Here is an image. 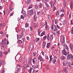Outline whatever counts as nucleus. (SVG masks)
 <instances>
[{
  "label": "nucleus",
  "instance_id": "obj_12",
  "mask_svg": "<svg viewBox=\"0 0 73 73\" xmlns=\"http://www.w3.org/2000/svg\"><path fill=\"white\" fill-rule=\"evenodd\" d=\"M65 64L67 66H69L70 65V63L69 62L66 61V62Z\"/></svg>",
  "mask_w": 73,
  "mask_h": 73
},
{
  "label": "nucleus",
  "instance_id": "obj_64",
  "mask_svg": "<svg viewBox=\"0 0 73 73\" xmlns=\"http://www.w3.org/2000/svg\"><path fill=\"white\" fill-rule=\"evenodd\" d=\"M45 59H46L47 60V59H48V56H45Z\"/></svg>",
  "mask_w": 73,
  "mask_h": 73
},
{
  "label": "nucleus",
  "instance_id": "obj_60",
  "mask_svg": "<svg viewBox=\"0 0 73 73\" xmlns=\"http://www.w3.org/2000/svg\"><path fill=\"white\" fill-rule=\"evenodd\" d=\"M41 53H42V55H43V56H44V52H42Z\"/></svg>",
  "mask_w": 73,
  "mask_h": 73
},
{
  "label": "nucleus",
  "instance_id": "obj_57",
  "mask_svg": "<svg viewBox=\"0 0 73 73\" xmlns=\"http://www.w3.org/2000/svg\"><path fill=\"white\" fill-rule=\"evenodd\" d=\"M47 45H48V46H50V43H48L47 44Z\"/></svg>",
  "mask_w": 73,
  "mask_h": 73
},
{
  "label": "nucleus",
  "instance_id": "obj_15",
  "mask_svg": "<svg viewBox=\"0 0 73 73\" xmlns=\"http://www.w3.org/2000/svg\"><path fill=\"white\" fill-rule=\"evenodd\" d=\"M45 35V32L44 31H43L42 33L40 35V36H44V35Z\"/></svg>",
  "mask_w": 73,
  "mask_h": 73
},
{
  "label": "nucleus",
  "instance_id": "obj_23",
  "mask_svg": "<svg viewBox=\"0 0 73 73\" xmlns=\"http://www.w3.org/2000/svg\"><path fill=\"white\" fill-rule=\"evenodd\" d=\"M53 34L55 36V35H56L57 34V31H54Z\"/></svg>",
  "mask_w": 73,
  "mask_h": 73
},
{
  "label": "nucleus",
  "instance_id": "obj_44",
  "mask_svg": "<svg viewBox=\"0 0 73 73\" xmlns=\"http://www.w3.org/2000/svg\"><path fill=\"white\" fill-rule=\"evenodd\" d=\"M21 19H24V17L23 16V15H22L21 16Z\"/></svg>",
  "mask_w": 73,
  "mask_h": 73
},
{
  "label": "nucleus",
  "instance_id": "obj_2",
  "mask_svg": "<svg viewBox=\"0 0 73 73\" xmlns=\"http://www.w3.org/2000/svg\"><path fill=\"white\" fill-rule=\"evenodd\" d=\"M33 47V44L32 43H31L29 45V50L30 51H31L32 50V48Z\"/></svg>",
  "mask_w": 73,
  "mask_h": 73
},
{
  "label": "nucleus",
  "instance_id": "obj_11",
  "mask_svg": "<svg viewBox=\"0 0 73 73\" xmlns=\"http://www.w3.org/2000/svg\"><path fill=\"white\" fill-rule=\"evenodd\" d=\"M42 45V48H45V45H46V42L45 41H43V42Z\"/></svg>",
  "mask_w": 73,
  "mask_h": 73
},
{
  "label": "nucleus",
  "instance_id": "obj_3",
  "mask_svg": "<svg viewBox=\"0 0 73 73\" xmlns=\"http://www.w3.org/2000/svg\"><path fill=\"white\" fill-rule=\"evenodd\" d=\"M49 35H48L47 36V40H49L50 39L51 41H52V40H53V35H51L49 37Z\"/></svg>",
  "mask_w": 73,
  "mask_h": 73
},
{
  "label": "nucleus",
  "instance_id": "obj_21",
  "mask_svg": "<svg viewBox=\"0 0 73 73\" xmlns=\"http://www.w3.org/2000/svg\"><path fill=\"white\" fill-rule=\"evenodd\" d=\"M29 26V25L28 24V23H26L25 24V27L26 28H27Z\"/></svg>",
  "mask_w": 73,
  "mask_h": 73
},
{
  "label": "nucleus",
  "instance_id": "obj_4",
  "mask_svg": "<svg viewBox=\"0 0 73 73\" xmlns=\"http://www.w3.org/2000/svg\"><path fill=\"white\" fill-rule=\"evenodd\" d=\"M67 59L68 60H69L71 59L72 58L73 55L72 54H70V55H68L67 56Z\"/></svg>",
  "mask_w": 73,
  "mask_h": 73
},
{
  "label": "nucleus",
  "instance_id": "obj_32",
  "mask_svg": "<svg viewBox=\"0 0 73 73\" xmlns=\"http://www.w3.org/2000/svg\"><path fill=\"white\" fill-rule=\"evenodd\" d=\"M40 26L42 27L44 26V23H42L40 24Z\"/></svg>",
  "mask_w": 73,
  "mask_h": 73
},
{
  "label": "nucleus",
  "instance_id": "obj_39",
  "mask_svg": "<svg viewBox=\"0 0 73 73\" xmlns=\"http://www.w3.org/2000/svg\"><path fill=\"white\" fill-rule=\"evenodd\" d=\"M57 13L56 15V16H59V12L58 11H57Z\"/></svg>",
  "mask_w": 73,
  "mask_h": 73
},
{
  "label": "nucleus",
  "instance_id": "obj_25",
  "mask_svg": "<svg viewBox=\"0 0 73 73\" xmlns=\"http://www.w3.org/2000/svg\"><path fill=\"white\" fill-rule=\"evenodd\" d=\"M34 20L35 21H36V20H37V16L35 15H34Z\"/></svg>",
  "mask_w": 73,
  "mask_h": 73
},
{
  "label": "nucleus",
  "instance_id": "obj_45",
  "mask_svg": "<svg viewBox=\"0 0 73 73\" xmlns=\"http://www.w3.org/2000/svg\"><path fill=\"white\" fill-rule=\"evenodd\" d=\"M56 62V60H53L52 61L53 63H54V64Z\"/></svg>",
  "mask_w": 73,
  "mask_h": 73
},
{
  "label": "nucleus",
  "instance_id": "obj_36",
  "mask_svg": "<svg viewBox=\"0 0 73 73\" xmlns=\"http://www.w3.org/2000/svg\"><path fill=\"white\" fill-rule=\"evenodd\" d=\"M65 46H66V49L67 50H68L69 49V48H68V45H67L66 44L65 45Z\"/></svg>",
  "mask_w": 73,
  "mask_h": 73
},
{
  "label": "nucleus",
  "instance_id": "obj_20",
  "mask_svg": "<svg viewBox=\"0 0 73 73\" xmlns=\"http://www.w3.org/2000/svg\"><path fill=\"white\" fill-rule=\"evenodd\" d=\"M62 45L63 46H65V40H62Z\"/></svg>",
  "mask_w": 73,
  "mask_h": 73
},
{
  "label": "nucleus",
  "instance_id": "obj_38",
  "mask_svg": "<svg viewBox=\"0 0 73 73\" xmlns=\"http://www.w3.org/2000/svg\"><path fill=\"white\" fill-rule=\"evenodd\" d=\"M13 10V8L12 7H10L9 9L10 11H12Z\"/></svg>",
  "mask_w": 73,
  "mask_h": 73
},
{
  "label": "nucleus",
  "instance_id": "obj_51",
  "mask_svg": "<svg viewBox=\"0 0 73 73\" xmlns=\"http://www.w3.org/2000/svg\"><path fill=\"white\" fill-rule=\"evenodd\" d=\"M38 35L39 36H40V31H39V29L38 30Z\"/></svg>",
  "mask_w": 73,
  "mask_h": 73
},
{
  "label": "nucleus",
  "instance_id": "obj_9",
  "mask_svg": "<svg viewBox=\"0 0 73 73\" xmlns=\"http://www.w3.org/2000/svg\"><path fill=\"white\" fill-rule=\"evenodd\" d=\"M27 69L28 72H29V73H32V70H33V69H32V68H31V67L30 68V69H29V68Z\"/></svg>",
  "mask_w": 73,
  "mask_h": 73
},
{
  "label": "nucleus",
  "instance_id": "obj_13",
  "mask_svg": "<svg viewBox=\"0 0 73 73\" xmlns=\"http://www.w3.org/2000/svg\"><path fill=\"white\" fill-rule=\"evenodd\" d=\"M38 5H39V8H41L42 7V4H41V3H39Z\"/></svg>",
  "mask_w": 73,
  "mask_h": 73
},
{
  "label": "nucleus",
  "instance_id": "obj_30",
  "mask_svg": "<svg viewBox=\"0 0 73 73\" xmlns=\"http://www.w3.org/2000/svg\"><path fill=\"white\" fill-rule=\"evenodd\" d=\"M54 4L53 5V11H54L56 9V8L55 6H54Z\"/></svg>",
  "mask_w": 73,
  "mask_h": 73
},
{
  "label": "nucleus",
  "instance_id": "obj_53",
  "mask_svg": "<svg viewBox=\"0 0 73 73\" xmlns=\"http://www.w3.org/2000/svg\"><path fill=\"white\" fill-rule=\"evenodd\" d=\"M2 56L3 55L2 54V52H1L0 53V57H2Z\"/></svg>",
  "mask_w": 73,
  "mask_h": 73
},
{
  "label": "nucleus",
  "instance_id": "obj_19",
  "mask_svg": "<svg viewBox=\"0 0 73 73\" xmlns=\"http://www.w3.org/2000/svg\"><path fill=\"white\" fill-rule=\"evenodd\" d=\"M65 57H66L65 56H63L60 57V58L61 60H65Z\"/></svg>",
  "mask_w": 73,
  "mask_h": 73
},
{
  "label": "nucleus",
  "instance_id": "obj_33",
  "mask_svg": "<svg viewBox=\"0 0 73 73\" xmlns=\"http://www.w3.org/2000/svg\"><path fill=\"white\" fill-rule=\"evenodd\" d=\"M57 27H54V30H53V31H57Z\"/></svg>",
  "mask_w": 73,
  "mask_h": 73
},
{
  "label": "nucleus",
  "instance_id": "obj_50",
  "mask_svg": "<svg viewBox=\"0 0 73 73\" xmlns=\"http://www.w3.org/2000/svg\"><path fill=\"white\" fill-rule=\"evenodd\" d=\"M38 68V66L37 65H36L34 67V69H36V68Z\"/></svg>",
  "mask_w": 73,
  "mask_h": 73
},
{
  "label": "nucleus",
  "instance_id": "obj_48",
  "mask_svg": "<svg viewBox=\"0 0 73 73\" xmlns=\"http://www.w3.org/2000/svg\"><path fill=\"white\" fill-rule=\"evenodd\" d=\"M26 38H27V40L28 41H29V40H30V38H29V37L27 36L26 37Z\"/></svg>",
  "mask_w": 73,
  "mask_h": 73
},
{
  "label": "nucleus",
  "instance_id": "obj_59",
  "mask_svg": "<svg viewBox=\"0 0 73 73\" xmlns=\"http://www.w3.org/2000/svg\"><path fill=\"white\" fill-rule=\"evenodd\" d=\"M5 0H1V1L2 2V3H4L5 1Z\"/></svg>",
  "mask_w": 73,
  "mask_h": 73
},
{
  "label": "nucleus",
  "instance_id": "obj_14",
  "mask_svg": "<svg viewBox=\"0 0 73 73\" xmlns=\"http://www.w3.org/2000/svg\"><path fill=\"white\" fill-rule=\"evenodd\" d=\"M32 7H33V5L32 4H30L28 7V9H31V8H32Z\"/></svg>",
  "mask_w": 73,
  "mask_h": 73
},
{
  "label": "nucleus",
  "instance_id": "obj_28",
  "mask_svg": "<svg viewBox=\"0 0 73 73\" xmlns=\"http://www.w3.org/2000/svg\"><path fill=\"white\" fill-rule=\"evenodd\" d=\"M39 40H40V38H37L35 39V40L36 42H38V41H39Z\"/></svg>",
  "mask_w": 73,
  "mask_h": 73
},
{
  "label": "nucleus",
  "instance_id": "obj_49",
  "mask_svg": "<svg viewBox=\"0 0 73 73\" xmlns=\"http://www.w3.org/2000/svg\"><path fill=\"white\" fill-rule=\"evenodd\" d=\"M48 18L49 19H51V16L50 15H48Z\"/></svg>",
  "mask_w": 73,
  "mask_h": 73
},
{
  "label": "nucleus",
  "instance_id": "obj_6",
  "mask_svg": "<svg viewBox=\"0 0 73 73\" xmlns=\"http://www.w3.org/2000/svg\"><path fill=\"white\" fill-rule=\"evenodd\" d=\"M30 15L32 16L33 15V9H32L29 11Z\"/></svg>",
  "mask_w": 73,
  "mask_h": 73
},
{
  "label": "nucleus",
  "instance_id": "obj_41",
  "mask_svg": "<svg viewBox=\"0 0 73 73\" xmlns=\"http://www.w3.org/2000/svg\"><path fill=\"white\" fill-rule=\"evenodd\" d=\"M41 58V56L40 55H39L38 57V60H40Z\"/></svg>",
  "mask_w": 73,
  "mask_h": 73
},
{
  "label": "nucleus",
  "instance_id": "obj_58",
  "mask_svg": "<svg viewBox=\"0 0 73 73\" xmlns=\"http://www.w3.org/2000/svg\"><path fill=\"white\" fill-rule=\"evenodd\" d=\"M18 66L19 67V68H21V66H20V65H17V67H18Z\"/></svg>",
  "mask_w": 73,
  "mask_h": 73
},
{
  "label": "nucleus",
  "instance_id": "obj_5",
  "mask_svg": "<svg viewBox=\"0 0 73 73\" xmlns=\"http://www.w3.org/2000/svg\"><path fill=\"white\" fill-rule=\"evenodd\" d=\"M31 59L29 60L28 64L27 65V69H29V68H30L31 66V64L32 63H31Z\"/></svg>",
  "mask_w": 73,
  "mask_h": 73
},
{
  "label": "nucleus",
  "instance_id": "obj_52",
  "mask_svg": "<svg viewBox=\"0 0 73 73\" xmlns=\"http://www.w3.org/2000/svg\"><path fill=\"white\" fill-rule=\"evenodd\" d=\"M44 61V59H43V58H42L40 59V61H41V62H42Z\"/></svg>",
  "mask_w": 73,
  "mask_h": 73
},
{
  "label": "nucleus",
  "instance_id": "obj_35",
  "mask_svg": "<svg viewBox=\"0 0 73 73\" xmlns=\"http://www.w3.org/2000/svg\"><path fill=\"white\" fill-rule=\"evenodd\" d=\"M66 2L65 1V0H64V6L65 7H66Z\"/></svg>",
  "mask_w": 73,
  "mask_h": 73
},
{
  "label": "nucleus",
  "instance_id": "obj_7",
  "mask_svg": "<svg viewBox=\"0 0 73 73\" xmlns=\"http://www.w3.org/2000/svg\"><path fill=\"white\" fill-rule=\"evenodd\" d=\"M62 53L63 54L65 55V56H66V52L65 51V49H64L62 50Z\"/></svg>",
  "mask_w": 73,
  "mask_h": 73
},
{
  "label": "nucleus",
  "instance_id": "obj_22",
  "mask_svg": "<svg viewBox=\"0 0 73 73\" xmlns=\"http://www.w3.org/2000/svg\"><path fill=\"white\" fill-rule=\"evenodd\" d=\"M73 3L72 2L71 4V5H70V7L71 9H73Z\"/></svg>",
  "mask_w": 73,
  "mask_h": 73
},
{
  "label": "nucleus",
  "instance_id": "obj_1",
  "mask_svg": "<svg viewBox=\"0 0 73 73\" xmlns=\"http://www.w3.org/2000/svg\"><path fill=\"white\" fill-rule=\"evenodd\" d=\"M17 39L19 38H21L22 37H23L24 36V33L23 32H22L20 35H17Z\"/></svg>",
  "mask_w": 73,
  "mask_h": 73
},
{
  "label": "nucleus",
  "instance_id": "obj_40",
  "mask_svg": "<svg viewBox=\"0 0 73 73\" xmlns=\"http://www.w3.org/2000/svg\"><path fill=\"white\" fill-rule=\"evenodd\" d=\"M47 37V36L46 35L44 36V37H43V40H45V39Z\"/></svg>",
  "mask_w": 73,
  "mask_h": 73
},
{
  "label": "nucleus",
  "instance_id": "obj_17",
  "mask_svg": "<svg viewBox=\"0 0 73 73\" xmlns=\"http://www.w3.org/2000/svg\"><path fill=\"white\" fill-rule=\"evenodd\" d=\"M66 20H65L63 21V23L64 25H65V24H66Z\"/></svg>",
  "mask_w": 73,
  "mask_h": 73
},
{
  "label": "nucleus",
  "instance_id": "obj_43",
  "mask_svg": "<svg viewBox=\"0 0 73 73\" xmlns=\"http://www.w3.org/2000/svg\"><path fill=\"white\" fill-rule=\"evenodd\" d=\"M5 44H6V45H8V44H9V43L8 42L6 41L5 42Z\"/></svg>",
  "mask_w": 73,
  "mask_h": 73
},
{
  "label": "nucleus",
  "instance_id": "obj_47",
  "mask_svg": "<svg viewBox=\"0 0 73 73\" xmlns=\"http://www.w3.org/2000/svg\"><path fill=\"white\" fill-rule=\"evenodd\" d=\"M14 14V13H11L10 14V16H13V15Z\"/></svg>",
  "mask_w": 73,
  "mask_h": 73
},
{
  "label": "nucleus",
  "instance_id": "obj_37",
  "mask_svg": "<svg viewBox=\"0 0 73 73\" xmlns=\"http://www.w3.org/2000/svg\"><path fill=\"white\" fill-rule=\"evenodd\" d=\"M34 59H35V58H34V59L33 60V64H35V62H36V61H35V60Z\"/></svg>",
  "mask_w": 73,
  "mask_h": 73
},
{
  "label": "nucleus",
  "instance_id": "obj_10",
  "mask_svg": "<svg viewBox=\"0 0 73 73\" xmlns=\"http://www.w3.org/2000/svg\"><path fill=\"white\" fill-rule=\"evenodd\" d=\"M22 13L23 15H24V16H27V15H26V12H25V11H21V13Z\"/></svg>",
  "mask_w": 73,
  "mask_h": 73
},
{
  "label": "nucleus",
  "instance_id": "obj_46",
  "mask_svg": "<svg viewBox=\"0 0 73 73\" xmlns=\"http://www.w3.org/2000/svg\"><path fill=\"white\" fill-rule=\"evenodd\" d=\"M57 23V19H56L55 21V24H56Z\"/></svg>",
  "mask_w": 73,
  "mask_h": 73
},
{
  "label": "nucleus",
  "instance_id": "obj_16",
  "mask_svg": "<svg viewBox=\"0 0 73 73\" xmlns=\"http://www.w3.org/2000/svg\"><path fill=\"white\" fill-rule=\"evenodd\" d=\"M23 42V41L21 40H18L17 42L19 44H21Z\"/></svg>",
  "mask_w": 73,
  "mask_h": 73
},
{
  "label": "nucleus",
  "instance_id": "obj_29",
  "mask_svg": "<svg viewBox=\"0 0 73 73\" xmlns=\"http://www.w3.org/2000/svg\"><path fill=\"white\" fill-rule=\"evenodd\" d=\"M20 70V68H18L17 69V73H19V70Z\"/></svg>",
  "mask_w": 73,
  "mask_h": 73
},
{
  "label": "nucleus",
  "instance_id": "obj_55",
  "mask_svg": "<svg viewBox=\"0 0 73 73\" xmlns=\"http://www.w3.org/2000/svg\"><path fill=\"white\" fill-rule=\"evenodd\" d=\"M3 8V7L2 6H0V10H1V9H2Z\"/></svg>",
  "mask_w": 73,
  "mask_h": 73
},
{
  "label": "nucleus",
  "instance_id": "obj_42",
  "mask_svg": "<svg viewBox=\"0 0 73 73\" xmlns=\"http://www.w3.org/2000/svg\"><path fill=\"white\" fill-rule=\"evenodd\" d=\"M71 32V34L73 35V27H72V29Z\"/></svg>",
  "mask_w": 73,
  "mask_h": 73
},
{
  "label": "nucleus",
  "instance_id": "obj_61",
  "mask_svg": "<svg viewBox=\"0 0 73 73\" xmlns=\"http://www.w3.org/2000/svg\"><path fill=\"white\" fill-rule=\"evenodd\" d=\"M64 14H62L60 15V17H63V16H64Z\"/></svg>",
  "mask_w": 73,
  "mask_h": 73
},
{
  "label": "nucleus",
  "instance_id": "obj_31",
  "mask_svg": "<svg viewBox=\"0 0 73 73\" xmlns=\"http://www.w3.org/2000/svg\"><path fill=\"white\" fill-rule=\"evenodd\" d=\"M36 52H33V56H36Z\"/></svg>",
  "mask_w": 73,
  "mask_h": 73
},
{
  "label": "nucleus",
  "instance_id": "obj_18",
  "mask_svg": "<svg viewBox=\"0 0 73 73\" xmlns=\"http://www.w3.org/2000/svg\"><path fill=\"white\" fill-rule=\"evenodd\" d=\"M34 7L36 9H38V5L37 4L35 5H34Z\"/></svg>",
  "mask_w": 73,
  "mask_h": 73
},
{
  "label": "nucleus",
  "instance_id": "obj_63",
  "mask_svg": "<svg viewBox=\"0 0 73 73\" xmlns=\"http://www.w3.org/2000/svg\"><path fill=\"white\" fill-rule=\"evenodd\" d=\"M24 68H25H25H26V67H27V66H26V65L25 64L24 65Z\"/></svg>",
  "mask_w": 73,
  "mask_h": 73
},
{
  "label": "nucleus",
  "instance_id": "obj_8",
  "mask_svg": "<svg viewBox=\"0 0 73 73\" xmlns=\"http://www.w3.org/2000/svg\"><path fill=\"white\" fill-rule=\"evenodd\" d=\"M60 41H61L62 39H63V40H65V37L62 35H61L60 36Z\"/></svg>",
  "mask_w": 73,
  "mask_h": 73
},
{
  "label": "nucleus",
  "instance_id": "obj_26",
  "mask_svg": "<svg viewBox=\"0 0 73 73\" xmlns=\"http://www.w3.org/2000/svg\"><path fill=\"white\" fill-rule=\"evenodd\" d=\"M6 11H7L6 13L8 14L9 13V11H8V9L7 8H6Z\"/></svg>",
  "mask_w": 73,
  "mask_h": 73
},
{
  "label": "nucleus",
  "instance_id": "obj_27",
  "mask_svg": "<svg viewBox=\"0 0 73 73\" xmlns=\"http://www.w3.org/2000/svg\"><path fill=\"white\" fill-rule=\"evenodd\" d=\"M31 2V0H27V4H29Z\"/></svg>",
  "mask_w": 73,
  "mask_h": 73
},
{
  "label": "nucleus",
  "instance_id": "obj_24",
  "mask_svg": "<svg viewBox=\"0 0 73 73\" xmlns=\"http://www.w3.org/2000/svg\"><path fill=\"white\" fill-rule=\"evenodd\" d=\"M50 62L51 61H52V58H52V55L50 56Z\"/></svg>",
  "mask_w": 73,
  "mask_h": 73
},
{
  "label": "nucleus",
  "instance_id": "obj_62",
  "mask_svg": "<svg viewBox=\"0 0 73 73\" xmlns=\"http://www.w3.org/2000/svg\"><path fill=\"white\" fill-rule=\"evenodd\" d=\"M17 32H20L21 31L20 29H18V30H16Z\"/></svg>",
  "mask_w": 73,
  "mask_h": 73
},
{
  "label": "nucleus",
  "instance_id": "obj_34",
  "mask_svg": "<svg viewBox=\"0 0 73 73\" xmlns=\"http://www.w3.org/2000/svg\"><path fill=\"white\" fill-rule=\"evenodd\" d=\"M70 48L71 50L73 51V47H72V46H70Z\"/></svg>",
  "mask_w": 73,
  "mask_h": 73
},
{
  "label": "nucleus",
  "instance_id": "obj_56",
  "mask_svg": "<svg viewBox=\"0 0 73 73\" xmlns=\"http://www.w3.org/2000/svg\"><path fill=\"white\" fill-rule=\"evenodd\" d=\"M6 41V38H5L4 39L2 40V42H4V41Z\"/></svg>",
  "mask_w": 73,
  "mask_h": 73
},
{
  "label": "nucleus",
  "instance_id": "obj_54",
  "mask_svg": "<svg viewBox=\"0 0 73 73\" xmlns=\"http://www.w3.org/2000/svg\"><path fill=\"white\" fill-rule=\"evenodd\" d=\"M5 73V71H4V70H3L1 72V73Z\"/></svg>",
  "mask_w": 73,
  "mask_h": 73
}]
</instances>
